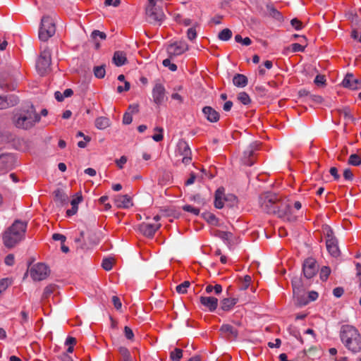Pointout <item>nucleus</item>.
<instances>
[{"label":"nucleus","mask_w":361,"mask_h":361,"mask_svg":"<svg viewBox=\"0 0 361 361\" xmlns=\"http://www.w3.org/2000/svg\"><path fill=\"white\" fill-rule=\"evenodd\" d=\"M27 222L16 220L3 233L4 245L12 248L25 238Z\"/></svg>","instance_id":"f257e3e1"},{"label":"nucleus","mask_w":361,"mask_h":361,"mask_svg":"<svg viewBox=\"0 0 361 361\" xmlns=\"http://www.w3.org/2000/svg\"><path fill=\"white\" fill-rule=\"evenodd\" d=\"M340 338L345 347L352 353L361 351V334L350 325H343L340 331Z\"/></svg>","instance_id":"f03ea898"},{"label":"nucleus","mask_w":361,"mask_h":361,"mask_svg":"<svg viewBox=\"0 0 361 361\" xmlns=\"http://www.w3.org/2000/svg\"><path fill=\"white\" fill-rule=\"evenodd\" d=\"M259 204L262 209L268 214H278L279 216L283 214L281 209L282 203L275 193L266 192L259 197Z\"/></svg>","instance_id":"7ed1b4c3"},{"label":"nucleus","mask_w":361,"mask_h":361,"mask_svg":"<svg viewBox=\"0 0 361 361\" xmlns=\"http://www.w3.org/2000/svg\"><path fill=\"white\" fill-rule=\"evenodd\" d=\"M40 116L35 112L32 106L27 111L15 114L13 123L18 128L29 129L37 122L39 121Z\"/></svg>","instance_id":"20e7f679"},{"label":"nucleus","mask_w":361,"mask_h":361,"mask_svg":"<svg viewBox=\"0 0 361 361\" xmlns=\"http://www.w3.org/2000/svg\"><path fill=\"white\" fill-rule=\"evenodd\" d=\"M56 32L54 20L51 16H43L39 29V38L40 40L47 42Z\"/></svg>","instance_id":"39448f33"},{"label":"nucleus","mask_w":361,"mask_h":361,"mask_svg":"<svg viewBox=\"0 0 361 361\" xmlns=\"http://www.w3.org/2000/svg\"><path fill=\"white\" fill-rule=\"evenodd\" d=\"M51 62V53L49 50H44L39 56L36 68L41 75H45L50 68Z\"/></svg>","instance_id":"423d86ee"},{"label":"nucleus","mask_w":361,"mask_h":361,"mask_svg":"<svg viewBox=\"0 0 361 361\" xmlns=\"http://www.w3.org/2000/svg\"><path fill=\"white\" fill-rule=\"evenodd\" d=\"M325 235L326 238V245L328 252L331 256L335 257H338L340 254V250L338 245V241L334 236L333 231L330 228H328Z\"/></svg>","instance_id":"0eeeda50"},{"label":"nucleus","mask_w":361,"mask_h":361,"mask_svg":"<svg viewBox=\"0 0 361 361\" xmlns=\"http://www.w3.org/2000/svg\"><path fill=\"white\" fill-rule=\"evenodd\" d=\"M49 273L48 267L43 263H37L30 269V276L34 281L45 279Z\"/></svg>","instance_id":"6e6552de"},{"label":"nucleus","mask_w":361,"mask_h":361,"mask_svg":"<svg viewBox=\"0 0 361 361\" xmlns=\"http://www.w3.org/2000/svg\"><path fill=\"white\" fill-rule=\"evenodd\" d=\"M302 271L306 279L313 278L318 271L317 261L312 257L306 259L302 264Z\"/></svg>","instance_id":"1a4fd4ad"},{"label":"nucleus","mask_w":361,"mask_h":361,"mask_svg":"<svg viewBox=\"0 0 361 361\" xmlns=\"http://www.w3.org/2000/svg\"><path fill=\"white\" fill-rule=\"evenodd\" d=\"M146 14L151 23L161 25L165 18V15L162 10L157 7H147Z\"/></svg>","instance_id":"9d476101"},{"label":"nucleus","mask_w":361,"mask_h":361,"mask_svg":"<svg viewBox=\"0 0 361 361\" xmlns=\"http://www.w3.org/2000/svg\"><path fill=\"white\" fill-rule=\"evenodd\" d=\"M188 49L189 46L185 41H178L168 46L167 52L169 56H176L183 54Z\"/></svg>","instance_id":"9b49d317"},{"label":"nucleus","mask_w":361,"mask_h":361,"mask_svg":"<svg viewBox=\"0 0 361 361\" xmlns=\"http://www.w3.org/2000/svg\"><path fill=\"white\" fill-rule=\"evenodd\" d=\"M16 159L11 154L0 155V173H4L11 170L15 165Z\"/></svg>","instance_id":"f8f14e48"},{"label":"nucleus","mask_w":361,"mask_h":361,"mask_svg":"<svg viewBox=\"0 0 361 361\" xmlns=\"http://www.w3.org/2000/svg\"><path fill=\"white\" fill-rule=\"evenodd\" d=\"M177 150L183 156L182 162L188 164L192 159V152L188 142L183 140H179L177 145Z\"/></svg>","instance_id":"ddd939ff"},{"label":"nucleus","mask_w":361,"mask_h":361,"mask_svg":"<svg viewBox=\"0 0 361 361\" xmlns=\"http://www.w3.org/2000/svg\"><path fill=\"white\" fill-rule=\"evenodd\" d=\"M153 102L157 105H161L165 100L166 89L164 86L159 82H157L152 89Z\"/></svg>","instance_id":"4468645a"},{"label":"nucleus","mask_w":361,"mask_h":361,"mask_svg":"<svg viewBox=\"0 0 361 361\" xmlns=\"http://www.w3.org/2000/svg\"><path fill=\"white\" fill-rule=\"evenodd\" d=\"M161 224H149L142 223L139 226L140 231L146 237L152 238L157 231L160 228Z\"/></svg>","instance_id":"2eb2a0df"},{"label":"nucleus","mask_w":361,"mask_h":361,"mask_svg":"<svg viewBox=\"0 0 361 361\" xmlns=\"http://www.w3.org/2000/svg\"><path fill=\"white\" fill-rule=\"evenodd\" d=\"M342 84L343 87L350 90H358L361 88V81L355 78L353 74H347Z\"/></svg>","instance_id":"dca6fc26"},{"label":"nucleus","mask_w":361,"mask_h":361,"mask_svg":"<svg viewBox=\"0 0 361 361\" xmlns=\"http://www.w3.org/2000/svg\"><path fill=\"white\" fill-rule=\"evenodd\" d=\"M200 302L209 312H214L218 307V299L211 296H201Z\"/></svg>","instance_id":"f3484780"},{"label":"nucleus","mask_w":361,"mask_h":361,"mask_svg":"<svg viewBox=\"0 0 361 361\" xmlns=\"http://www.w3.org/2000/svg\"><path fill=\"white\" fill-rule=\"evenodd\" d=\"M115 204L118 208L128 209L133 206L132 199L128 195H118L115 197Z\"/></svg>","instance_id":"a211bd4d"},{"label":"nucleus","mask_w":361,"mask_h":361,"mask_svg":"<svg viewBox=\"0 0 361 361\" xmlns=\"http://www.w3.org/2000/svg\"><path fill=\"white\" fill-rule=\"evenodd\" d=\"M202 113L209 122L216 123L219 120V114L211 106H204Z\"/></svg>","instance_id":"6ab92c4d"},{"label":"nucleus","mask_w":361,"mask_h":361,"mask_svg":"<svg viewBox=\"0 0 361 361\" xmlns=\"http://www.w3.org/2000/svg\"><path fill=\"white\" fill-rule=\"evenodd\" d=\"M224 188H219L215 192L214 206L217 209L224 207V200H226Z\"/></svg>","instance_id":"aec40b11"},{"label":"nucleus","mask_w":361,"mask_h":361,"mask_svg":"<svg viewBox=\"0 0 361 361\" xmlns=\"http://www.w3.org/2000/svg\"><path fill=\"white\" fill-rule=\"evenodd\" d=\"M238 302L237 298H226L221 300V309L223 311H230Z\"/></svg>","instance_id":"412c9836"},{"label":"nucleus","mask_w":361,"mask_h":361,"mask_svg":"<svg viewBox=\"0 0 361 361\" xmlns=\"http://www.w3.org/2000/svg\"><path fill=\"white\" fill-rule=\"evenodd\" d=\"M82 200V195L77 194L75 197H74L71 202V204L72 207L71 209H68L66 211V214L68 216H71L77 213L78 209V204L80 202H81Z\"/></svg>","instance_id":"4be33fe9"},{"label":"nucleus","mask_w":361,"mask_h":361,"mask_svg":"<svg viewBox=\"0 0 361 361\" xmlns=\"http://www.w3.org/2000/svg\"><path fill=\"white\" fill-rule=\"evenodd\" d=\"M112 60L116 66H122L127 61L126 54L123 51H117L114 53Z\"/></svg>","instance_id":"5701e85b"},{"label":"nucleus","mask_w":361,"mask_h":361,"mask_svg":"<svg viewBox=\"0 0 361 361\" xmlns=\"http://www.w3.org/2000/svg\"><path fill=\"white\" fill-rule=\"evenodd\" d=\"M233 83L235 86L244 87L247 85V78L243 74H236L233 78Z\"/></svg>","instance_id":"b1692460"},{"label":"nucleus","mask_w":361,"mask_h":361,"mask_svg":"<svg viewBox=\"0 0 361 361\" xmlns=\"http://www.w3.org/2000/svg\"><path fill=\"white\" fill-rule=\"evenodd\" d=\"M220 331L222 333L226 334L228 336H231L234 338H236L238 334V330L230 324H223L221 326Z\"/></svg>","instance_id":"393cba45"},{"label":"nucleus","mask_w":361,"mask_h":361,"mask_svg":"<svg viewBox=\"0 0 361 361\" xmlns=\"http://www.w3.org/2000/svg\"><path fill=\"white\" fill-rule=\"evenodd\" d=\"M110 125V121L108 118L104 116L99 117L95 121V126L100 130H104L108 128Z\"/></svg>","instance_id":"a878e982"},{"label":"nucleus","mask_w":361,"mask_h":361,"mask_svg":"<svg viewBox=\"0 0 361 361\" xmlns=\"http://www.w3.org/2000/svg\"><path fill=\"white\" fill-rule=\"evenodd\" d=\"M255 149H256L255 147L250 145V147L246 151H245L244 154H245V157L243 161L245 164H246L249 166H251L253 165L254 161L250 159V157L253 155L254 151Z\"/></svg>","instance_id":"bb28decb"},{"label":"nucleus","mask_w":361,"mask_h":361,"mask_svg":"<svg viewBox=\"0 0 361 361\" xmlns=\"http://www.w3.org/2000/svg\"><path fill=\"white\" fill-rule=\"evenodd\" d=\"M306 46H307V44L302 45V44H299V43H293L290 45V47H286L284 49V54H287V52L290 49H291L292 52H302L305 51Z\"/></svg>","instance_id":"cd10ccee"},{"label":"nucleus","mask_w":361,"mask_h":361,"mask_svg":"<svg viewBox=\"0 0 361 361\" xmlns=\"http://www.w3.org/2000/svg\"><path fill=\"white\" fill-rule=\"evenodd\" d=\"M55 200L59 202L61 204H64L68 201V196L61 190H56L54 191Z\"/></svg>","instance_id":"c85d7f7f"},{"label":"nucleus","mask_w":361,"mask_h":361,"mask_svg":"<svg viewBox=\"0 0 361 361\" xmlns=\"http://www.w3.org/2000/svg\"><path fill=\"white\" fill-rule=\"evenodd\" d=\"M339 113L341 115L343 116L345 120L355 123V118L352 115L350 109L348 107H345L342 109H340Z\"/></svg>","instance_id":"c756f323"},{"label":"nucleus","mask_w":361,"mask_h":361,"mask_svg":"<svg viewBox=\"0 0 361 361\" xmlns=\"http://www.w3.org/2000/svg\"><path fill=\"white\" fill-rule=\"evenodd\" d=\"M348 164L351 166H358L361 164V157L357 154H352L348 159Z\"/></svg>","instance_id":"7c9ffc66"},{"label":"nucleus","mask_w":361,"mask_h":361,"mask_svg":"<svg viewBox=\"0 0 361 361\" xmlns=\"http://www.w3.org/2000/svg\"><path fill=\"white\" fill-rule=\"evenodd\" d=\"M218 37L222 41H228L232 37V32L230 29L225 28L219 33Z\"/></svg>","instance_id":"2f4dec72"},{"label":"nucleus","mask_w":361,"mask_h":361,"mask_svg":"<svg viewBox=\"0 0 361 361\" xmlns=\"http://www.w3.org/2000/svg\"><path fill=\"white\" fill-rule=\"evenodd\" d=\"M94 74L97 78H103L106 74L105 66H98L94 68Z\"/></svg>","instance_id":"473e14b6"},{"label":"nucleus","mask_w":361,"mask_h":361,"mask_svg":"<svg viewBox=\"0 0 361 361\" xmlns=\"http://www.w3.org/2000/svg\"><path fill=\"white\" fill-rule=\"evenodd\" d=\"M183 357V350L180 348H175L170 353V358L173 361H180Z\"/></svg>","instance_id":"72a5a7b5"},{"label":"nucleus","mask_w":361,"mask_h":361,"mask_svg":"<svg viewBox=\"0 0 361 361\" xmlns=\"http://www.w3.org/2000/svg\"><path fill=\"white\" fill-rule=\"evenodd\" d=\"M190 285V283L189 281H185L183 283L178 285L176 288V290L179 294L186 293Z\"/></svg>","instance_id":"f704fd0d"},{"label":"nucleus","mask_w":361,"mask_h":361,"mask_svg":"<svg viewBox=\"0 0 361 361\" xmlns=\"http://www.w3.org/2000/svg\"><path fill=\"white\" fill-rule=\"evenodd\" d=\"M238 99L242 104L245 105H247L251 102V99L249 95L245 92L239 93L238 95Z\"/></svg>","instance_id":"c9c22d12"},{"label":"nucleus","mask_w":361,"mask_h":361,"mask_svg":"<svg viewBox=\"0 0 361 361\" xmlns=\"http://www.w3.org/2000/svg\"><path fill=\"white\" fill-rule=\"evenodd\" d=\"M318 298V293L316 291H310L308 294V298L309 300H305L302 302H299L298 304L300 306L306 305L309 301H314L316 300Z\"/></svg>","instance_id":"e433bc0d"},{"label":"nucleus","mask_w":361,"mask_h":361,"mask_svg":"<svg viewBox=\"0 0 361 361\" xmlns=\"http://www.w3.org/2000/svg\"><path fill=\"white\" fill-rule=\"evenodd\" d=\"M114 259L112 258L104 259L102 263V268L106 271H110L113 267Z\"/></svg>","instance_id":"4c0bfd02"},{"label":"nucleus","mask_w":361,"mask_h":361,"mask_svg":"<svg viewBox=\"0 0 361 361\" xmlns=\"http://www.w3.org/2000/svg\"><path fill=\"white\" fill-rule=\"evenodd\" d=\"M330 274H331L330 268L329 267H326V266L323 267L320 271L321 280H322L323 281H326L329 276L330 275Z\"/></svg>","instance_id":"58836bf2"},{"label":"nucleus","mask_w":361,"mask_h":361,"mask_svg":"<svg viewBox=\"0 0 361 361\" xmlns=\"http://www.w3.org/2000/svg\"><path fill=\"white\" fill-rule=\"evenodd\" d=\"M54 290L55 286L53 285H49L46 286L42 294V299L44 300L48 298L53 293Z\"/></svg>","instance_id":"ea45409f"},{"label":"nucleus","mask_w":361,"mask_h":361,"mask_svg":"<svg viewBox=\"0 0 361 361\" xmlns=\"http://www.w3.org/2000/svg\"><path fill=\"white\" fill-rule=\"evenodd\" d=\"M235 40L236 42L241 43L245 46H249L252 43V41L249 37L243 38L240 35H236L235 36Z\"/></svg>","instance_id":"a19ab883"},{"label":"nucleus","mask_w":361,"mask_h":361,"mask_svg":"<svg viewBox=\"0 0 361 361\" xmlns=\"http://www.w3.org/2000/svg\"><path fill=\"white\" fill-rule=\"evenodd\" d=\"M292 286H293L294 294H295V293L297 291L299 292L302 287V283H301L300 279H298V277H295L294 279H293Z\"/></svg>","instance_id":"79ce46f5"},{"label":"nucleus","mask_w":361,"mask_h":361,"mask_svg":"<svg viewBox=\"0 0 361 361\" xmlns=\"http://www.w3.org/2000/svg\"><path fill=\"white\" fill-rule=\"evenodd\" d=\"M183 209L185 212H190L196 216L199 215L200 209L198 208L194 207L191 205L186 204L183 207Z\"/></svg>","instance_id":"37998d69"},{"label":"nucleus","mask_w":361,"mask_h":361,"mask_svg":"<svg viewBox=\"0 0 361 361\" xmlns=\"http://www.w3.org/2000/svg\"><path fill=\"white\" fill-rule=\"evenodd\" d=\"M154 130L155 131H158L159 133V134H155L152 136V139L155 141V142H160L163 140V128H160V127H156L154 128Z\"/></svg>","instance_id":"c03bdc74"},{"label":"nucleus","mask_w":361,"mask_h":361,"mask_svg":"<svg viewBox=\"0 0 361 361\" xmlns=\"http://www.w3.org/2000/svg\"><path fill=\"white\" fill-rule=\"evenodd\" d=\"M11 285V281L8 279H3L0 280V294L5 291Z\"/></svg>","instance_id":"a18cd8bd"},{"label":"nucleus","mask_w":361,"mask_h":361,"mask_svg":"<svg viewBox=\"0 0 361 361\" xmlns=\"http://www.w3.org/2000/svg\"><path fill=\"white\" fill-rule=\"evenodd\" d=\"M187 37L190 41L194 40L197 37V31L195 27H190L187 30Z\"/></svg>","instance_id":"49530a36"},{"label":"nucleus","mask_w":361,"mask_h":361,"mask_svg":"<svg viewBox=\"0 0 361 361\" xmlns=\"http://www.w3.org/2000/svg\"><path fill=\"white\" fill-rule=\"evenodd\" d=\"M162 63L164 66L168 67L171 71H176L177 70V66L175 63H172L169 59H164Z\"/></svg>","instance_id":"de8ad7c7"},{"label":"nucleus","mask_w":361,"mask_h":361,"mask_svg":"<svg viewBox=\"0 0 361 361\" xmlns=\"http://www.w3.org/2000/svg\"><path fill=\"white\" fill-rule=\"evenodd\" d=\"M91 37L94 40H96L97 37H99L101 39H105L106 37V35L104 32H101L99 30H94L91 34Z\"/></svg>","instance_id":"09e8293b"},{"label":"nucleus","mask_w":361,"mask_h":361,"mask_svg":"<svg viewBox=\"0 0 361 361\" xmlns=\"http://www.w3.org/2000/svg\"><path fill=\"white\" fill-rule=\"evenodd\" d=\"M124 334L127 339L130 340V341L133 340L134 334H133V330L130 327H128L127 326H126L124 327Z\"/></svg>","instance_id":"8fccbe9b"},{"label":"nucleus","mask_w":361,"mask_h":361,"mask_svg":"<svg viewBox=\"0 0 361 361\" xmlns=\"http://www.w3.org/2000/svg\"><path fill=\"white\" fill-rule=\"evenodd\" d=\"M291 25L297 30H301L302 27V24L300 20L297 18H293L290 21Z\"/></svg>","instance_id":"3c124183"},{"label":"nucleus","mask_w":361,"mask_h":361,"mask_svg":"<svg viewBox=\"0 0 361 361\" xmlns=\"http://www.w3.org/2000/svg\"><path fill=\"white\" fill-rule=\"evenodd\" d=\"M111 300H112V302H113V304H114V307H115V308H116V310H119V309H121V307H122V303H121V302L120 298H119L118 296H116V295H114V296L112 297Z\"/></svg>","instance_id":"603ef678"},{"label":"nucleus","mask_w":361,"mask_h":361,"mask_svg":"<svg viewBox=\"0 0 361 361\" xmlns=\"http://www.w3.org/2000/svg\"><path fill=\"white\" fill-rule=\"evenodd\" d=\"M133 121L132 114L129 112H126L124 114L123 117V123L126 125L130 124Z\"/></svg>","instance_id":"864d4df0"},{"label":"nucleus","mask_w":361,"mask_h":361,"mask_svg":"<svg viewBox=\"0 0 361 361\" xmlns=\"http://www.w3.org/2000/svg\"><path fill=\"white\" fill-rule=\"evenodd\" d=\"M8 107V100L7 97L0 96V109H4Z\"/></svg>","instance_id":"5fc2aeb1"},{"label":"nucleus","mask_w":361,"mask_h":361,"mask_svg":"<svg viewBox=\"0 0 361 361\" xmlns=\"http://www.w3.org/2000/svg\"><path fill=\"white\" fill-rule=\"evenodd\" d=\"M4 262L8 266H12L14 264L15 258L13 254L8 255L4 259Z\"/></svg>","instance_id":"6e6d98bb"},{"label":"nucleus","mask_w":361,"mask_h":361,"mask_svg":"<svg viewBox=\"0 0 361 361\" xmlns=\"http://www.w3.org/2000/svg\"><path fill=\"white\" fill-rule=\"evenodd\" d=\"M314 83L317 85H322L325 83L326 79L324 75H317L314 80Z\"/></svg>","instance_id":"4d7b16f0"},{"label":"nucleus","mask_w":361,"mask_h":361,"mask_svg":"<svg viewBox=\"0 0 361 361\" xmlns=\"http://www.w3.org/2000/svg\"><path fill=\"white\" fill-rule=\"evenodd\" d=\"M118 351L122 357V359L130 356V351L126 347H120Z\"/></svg>","instance_id":"13d9d810"},{"label":"nucleus","mask_w":361,"mask_h":361,"mask_svg":"<svg viewBox=\"0 0 361 361\" xmlns=\"http://www.w3.org/2000/svg\"><path fill=\"white\" fill-rule=\"evenodd\" d=\"M343 177L347 180H352L353 179V173L350 169H346L343 171Z\"/></svg>","instance_id":"bf43d9fd"},{"label":"nucleus","mask_w":361,"mask_h":361,"mask_svg":"<svg viewBox=\"0 0 361 361\" xmlns=\"http://www.w3.org/2000/svg\"><path fill=\"white\" fill-rule=\"evenodd\" d=\"M126 162L127 157L126 156H122L119 159L116 160V164L120 169L123 168V166Z\"/></svg>","instance_id":"052dcab7"},{"label":"nucleus","mask_w":361,"mask_h":361,"mask_svg":"<svg viewBox=\"0 0 361 361\" xmlns=\"http://www.w3.org/2000/svg\"><path fill=\"white\" fill-rule=\"evenodd\" d=\"M20 314L21 317V320L20 322L21 325H24L25 324L27 323L29 319L28 313L25 311H21Z\"/></svg>","instance_id":"680f3d73"},{"label":"nucleus","mask_w":361,"mask_h":361,"mask_svg":"<svg viewBox=\"0 0 361 361\" xmlns=\"http://www.w3.org/2000/svg\"><path fill=\"white\" fill-rule=\"evenodd\" d=\"M8 100V107L15 106L16 104H18V97L14 95H10L7 97Z\"/></svg>","instance_id":"e2e57ef3"},{"label":"nucleus","mask_w":361,"mask_h":361,"mask_svg":"<svg viewBox=\"0 0 361 361\" xmlns=\"http://www.w3.org/2000/svg\"><path fill=\"white\" fill-rule=\"evenodd\" d=\"M344 293V290L341 287L335 288L333 290V294L336 298H340Z\"/></svg>","instance_id":"0e129e2a"},{"label":"nucleus","mask_w":361,"mask_h":361,"mask_svg":"<svg viewBox=\"0 0 361 361\" xmlns=\"http://www.w3.org/2000/svg\"><path fill=\"white\" fill-rule=\"evenodd\" d=\"M52 238L54 240H60L62 243H63L66 240V236L60 233L53 234Z\"/></svg>","instance_id":"69168bd1"},{"label":"nucleus","mask_w":361,"mask_h":361,"mask_svg":"<svg viewBox=\"0 0 361 361\" xmlns=\"http://www.w3.org/2000/svg\"><path fill=\"white\" fill-rule=\"evenodd\" d=\"M128 110L130 111V114H136L139 111V105L137 104H130L128 107Z\"/></svg>","instance_id":"338daca9"},{"label":"nucleus","mask_w":361,"mask_h":361,"mask_svg":"<svg viewBox=\"0 0 361 361\" xmlns=\"http://www.w3.org/2000/svg\"><path fill=\"white\" fill-rule=\"evenodd\" d=\"M76 343V339L74 337L68 336L65 342V344L68 346H73Z\"/></svg>","instance_id":"774afa93"}]
</instances>
